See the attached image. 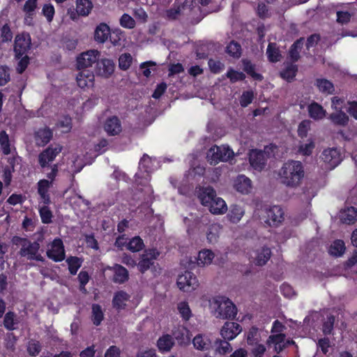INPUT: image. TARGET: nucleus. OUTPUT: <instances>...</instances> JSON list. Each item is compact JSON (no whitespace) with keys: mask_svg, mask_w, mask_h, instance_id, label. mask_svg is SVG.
<instances>
[{"mask_svg":"<svg viewBox=\"0 0 357 357\" xmlns=\"http://www.w3.org/2000/svg\"><path fill=\"white\" fill-rule=\"evenodd\" d=\"M305 175L304 167L301 162L289 160L285 162L280 172L282 183L291 188L298 186Z\"/></svg>","mask_w":357,"mask_h":357,"instance_id":"1","label":"nucleus"},{"mask_svg":"<svg viewBox=\"0 0 357 357\" xmlns=\"http://www.w3.org/2000/svg\"><path fill=\"white\" fill-rule=\"evenodd\" d=\"M41 241L42 238L33 242L30 241L26 238L15 237L14 239L15 243L17 244V242L22 243V247L19 251L21 257H26L28 260L44 262L45 258L39 252L40 248V241Z\"/></svg>","mask_w":357,"mask_h":357,"instance_id":"2","label":"nucleus"},{"mask_svg":"<svg viewBox=\"0 0 357 357\" xmlns=\"http://www.w3.org/2000/svg\"><path fill=\"white\" fill-rule=\"evenodd\" d=\"M216 317L222 319H234L237 314V307L227 297L217 296L213 299Z\"/></svg>","mask_w":357,"mask_h":357,"instance_id":"3","label":"nucleus"},{"mask_svg":"<svg viewBox=\"0 0 357 357\" xmlns=\"http://www.w3.org/2000/svg\"><path fill=\"white\" fill-rule=\"evenodd\" d=\"M263 218L268 226L278 227L284 220V213L280 206L274 205L266 208Z\"/></svg>","mask_w":357,"mask_h":357,"instance_id":"4","label":"nucleus"},{"mask_svg":"<svg viewBox=\"0 0 357 357\" xmlns=\"http://www.w3.org/2000/svg\"><path fill=\"white\" fill-rule=\"evenodd\" d=\"M234 153L232 149L229 146H212L208 153V157L210 158L211 164L216 165L219 162H226L232 158Z\"/></svg>","mask_w":357,"mask_h":357,"instance_id":"5","label":"nucleus"},{"mask_svg":"<svg viewBox=\"0 0 357 357\" xmlns=\"http://www.w3.org/2000/svg\"><path fill=\"white\" fill-rule=\"evenodd\" d=\"M75 3L76 8L75 10L71 8L67 10L70 19L74 22L77 21L80 16H88L93 7L91 0H76Z\"/></svg>","mask_w":357,"mask_h":357,"instance_id":"6","label":"nucleus"},{"mask_svg":"<svg viewBox=\"0 0 357 357\" xmlns=\"http://www.w3.org/2000/svg\"><path fill=\"white\" fill-rule=\"evenodd\" d=\"M31 37L29 33L16 35L14 43L15 56L17 59L27 54L31 48Z\"/></svg>","mask_w":357,"mask_h":357,"instance_id":"7","label":"nucleus"},{"mask_svg":"<svg viewBox=\"0 0 357 357\" xmlns=\"http://www.w3.org/2000/svg\"><path fill=\"white\" fill-rule=\"evenodd\" d=\"M178 287L186 292H190L198 287V280L193 273L185 271L177 278Z\"/></svg>","mask_w":357,"mask_h":357,"instance_id":"8","label":"nucleus"},{"mask_svg":"<svg viewBox=\"0 0 357 357\" xmlns=\"http://www.w3.org/2000/svg\"><path fill=\"white\" fill-rule=\"evenodd\" d=\"M100 56V52L96 50H91L82 52L77 57V68L79 70H86L93 63L97 62Z\"/></svg>","mask_w":357,"mask_h":357,"instance_id":"9","label":"nucleus"},{"mask_svg":"<svg viewBox=\"0 0 357 357\" xmlns=\"http://www.w3.org/2000/svg\"><path fill=\"white\" fill-rule=\"evenodd\" d=\"M61 151V147L49 146L39 153L38 157V165L42 169L49 167L50 163L54 160Z\"/></svg>","mask_w":357,"mask_h":357,"instance_id":"10","label":"nucleus"},{"mask_svg":"<svg viewBox=\"0 0 357 357\" xmlns=\"http://www.w3.org/2000/svg\"><path fill=\"white\" fill-rule=\"evenodd\" d=\"M47 257L55 262H61L66 258V251L63 241L60 238L53 240L51 249L46 252Z\"/></svg>","mask_w":357,"mask_h":357,"instance_id":"11","label":"nucleus"},{"mask_svg":"<svg viewBox=\"0 0 357 357\" xmlns=\"http://www.w3.org/2000/svg\"><path fill=\"white\" fill-rule=\"evenodd\" d=\"M115 64L114 61L109 59H98L96 65V73L97 75L108 78L114 73Z\"/></svg>","mask_w":357,"mask_h":357,"instance_id":"12","label":"nucleus"},{"mask_svg":"<svg viewBox=\"0 0 357 357\" xmlns=\"http://www.w3.org/2000/svg\"><path fill=\"white\" fill-rule=\"evenodd\" d=\"M242 331L241 326L236 322L226 321L222 326L220 334L224 340H234Z\"/></svg>","mask_w":357,"mask_h":357,"instance_id":"13","label":"nucleus"},{"mask_svg":"<svg viewBox=\"0 0 357 357\" xmlns=\"http://www.w3.org/2000/svg\"><path fill=\"white\" fill-rule=\"evenodd\" d=\"M250 165L256 170H262L266 165V158L264 151L253 149L249 154Z\"/></svg>","mask_w":357,"mask_h":357,"instance_id":"14","label":"nucleus"},{"mask_svg":"<svg viewBox=\"0 0 357 357\" xmlns=\"http://www.w3.org/2000/svg\"><path fill=\"white\" fill-rule=\"evenodd\" d=\"M321 158L325 163L328 164L331 168H334L340 164L341 154L337 149L329 148L322 152Z\"/></svg>","mask_w":357,"mask_h":357,"instance_id":"15","label":"nucleus"},{"mask_svg":"<svg viewBox=\"0 0 357 357\" xmlns=\"http://www.w3.org/2000/svg\"><path fill=\"white\" fill-rule=\"evenodd\" d=\"M76 81L81 89L92 87L95 81L94 74L90 70H80L76 77Z\"/></svg>","mask_w":357,"mask_h":357,"instance_id":"16","label":"nucleus"},{"mask_svg":"<svg viewBox=\"0 0 357 357\" xmlns=\"http://www.w3.org/2000/svg\"><path fill=\"white\" fill-rule=\"evenodd\" d=\"M234 188L241 194L248 195L252 188V181L245 175L240 174L234 180Z\"/></svg>","mask_w":357,"mask_h":357,"instance_id":"17","label":"nucleus"},{"mask_svg":"<svg viewBox=\"0 0 357 357\" xmlns=\"http://www.w3.org/2000/svg\"><path fill=\"white\" fill-rule=\"evenodd\" d=\"M104 130L109 136L119 135L122 130L120 119L116 116L107 118L104 123Z\"/></svg>","mask_w":357,"mask_h":357,"instance_id":"18","label":"nucleus"},{"mask_svg":"<svg viewBox=\"0 0 357 357\" xmlns=\"http://www.w3.org/2000/svg\"><path fill=\"white\" fill-rule=\"evenodd\" d=\"M52 130L47 126L39 128L35 132V140L36 144L39 146H44L47 144L52 139Z\"/></svg>","mask_w":357,"mask_h":357,"instance_id":"19","label":"nucleus"},{"mask_svg":"<svg viewBox=\"0 0 357 357\" xmlns=\"http://www.w3.org/2000/svg\"><path fill=\"white\" fill-rule=\"evenodd\" d=\"M114 273L113 282L117 284H123L129 280L128 271L122 265L115 264L112 268Z\"/></svg>","mask_w":357,"mask_h":357,"instance_id":"20","label":"nucleus"},{"mask_svg":"<svg viewBox=\"0 0 357 357\" xmlns=\"http://www.w3.org/2000/svg\"><path fill=\"white\" fill-rule=\"evenodd\" d=\"M110 35V28L105 22L100 23L94 31V40L98 43H104Z\"/></svg>","mask_w":357,"mask_h":357,"instance_id":"21","label":"nucleus"},{"mask_svg":"<svg viewBox=\"0 0 357 357\" xmlns=\"http://www.w3.org/2000/svg\"><path fill=\"white\" fill-rule=\"evenodd\" d=\"M308 114L314 120H321L326 116V111L318 102L313 101L307 107Z\"/></svg>","mask_w":357,"mask_h":357,"instance_id":"22","label":"nucleus"},{"mask_svg":"<svg viewBox=\"0 0 357 357\" xmlns=\"http://www.w3.org/2000/svg\"><path fill=\"white\" fill-rule=\"evenodd\" d=\"M314 85L319 92L326 95H331L335 93V86L333 82L325 78H317Z\"/></svg>","mask_w":357,"mask_h":357,"instance_id":"23","label":"nucleus"},{"mask_svg":"<svg viewBox=\"0 0 357 357\" xmlns=\"http://www.w3.org/2000/svg\"><path fill=\"white\" fill-rule=\"evenodd\" d=\"M304 44V38L301 37L297 39L290 47L289 50V57L292 63H296L300 59V52Z\"/></svg>","mask_w":357,"mask_h":357,"instance_id":"24","label":"nucleus"},{"mask_svg":"<svg viewBox=\"0 0 357 357\" xmlns=\"http://www.w3.org/2000/svg\"><path fill=\"white\" fill-rule=\"evenodd\" d=\"M174 345V339L169 334L162 335L157 341L158 349L161 353L169 351Z\"/></svg>","mask_w":357,"mask_h":357,"instance_id":"25","label":"nucleus"},{"mask_svg":"<svg viewBox=\"0 0 357 357\" xmlns=\"http://www.w3.org/2000/svg\"><path fill=\"white\" fill-rule=\"evenodd\" d=\"M266 56L271 63H277L282 59V54L275 43H270L266 49Z\"/></svg>","mask_w":357,"mask_h":357,"instance_id":"26","label":"nucleus"},{"mask_svg":"<svg viewBox=\"0 0 357 357\" xmlns=\"http://www.w3.org/2000/svg\"><path fill=\"white\" fill-rule=\"evenodd\" d=\"M243 70L253 79L261 82L264 79V76L255 72L256 66L248 59H243Z\"/></svg>","mask_w":357,"mask_h":357,"instance_id":"27","label":"nucleus"},{"mask_svg":"<svg viewBox=\"0 0 357 357\" xmlns=\"http://www.w3.org/2000/svg\"><path fill=\"white\" fill-rule=\"evenodd\" d=\"M271 250L269 248L264 246L261 248L257 250L255 264L257 266H264L271 257Z\"/></svg>","mask_w":357,"mask_h":357,"instance_id":"28","label":"nucleus"},{"mask_svg":"<svg viewBox=\"0 0 357 357\" xmlns=\"http://www.w3.org/2000/svg\"><path fill=\"white\" fill-rule=\"evenodd\" d=\"M243 215L244 211L241 206L237 204H232L230 206L227 218L231 222L237 223L241 220Z\"/></svg>","mask_w":357,"mask_h":357,"instance_id":"29","label":"nucleus"},{"mask_svg":"<svg viewBox=\"0 0 357 357\" xmlns=\"http://www.w3.org/2000/svg\"><path fill=\"white\" fill-rule=\"evenodd\" d=\"M66 262L70 274L75 275L82 265L83 259L77 256H70L66 259Z\"/></svg>","mask_w":357,"mask_h":357,"instance_id":"30","label":"nucleus"},{"mask_svg":"<svg viewBox=\"0 0 357 357\" xmlns=\"http://www.w3.org/2000/svg\"><path fill=\"white\" fill-rule=\"evenodd\" d=\"M19 321L14 312L8 311L6 313L3 318V326L8 331H14L17 328V326Z\"/></svg>","mask_w":357,"mask_h":357,"instance_id":"31","label":"nucleus"},{"mask_svg":"<svg viewBox=\"0 0 357 357\" xmlns=\"http://www.w3.org/2000/svg\"><path fill=\"white\" fill-rule=\"evenodd\" d=\"M329 119L336 126H345L349 123V116L342 109L330 114Z\"/></svg>","mask_w":357,"mask_h":357,"instance_id":"32","label":"nucleus"},{"mask_svg":"<svg viewBox=\"0 0 357 357\" xmlns=\"http://www.w3.org/2000/svg\"><path fill=\"white\" fill-rule=\"evenodd\" d=\"M297 72L298 66L294 63H290L280 73V75L287 82H291L296 77Z\"/></svg>","mask_w":357,"mask_h":357,"instance_id":"33","label":"nucleus"},{"mask_svg":"<svg viewBox=\"0 0 357 357\" xmlns=\"http://www.w3.org/2000/svg\"><path fill=\"white\" fill-rule=\"evenodd\" d=\"M217 197L215 190L210 186L205 188L200 194L202 204L208 206Z\"/></svg>","mask_w":357,"mask_h":357,"instance_id":"34","label":"nucleus"},{"mask_svg":"<svg viewBox=\"0 0 357 357\" xmlns=\"http://www.w3.org/2000/svg\"><path fill=\"white\" fill-rule=\"evenodd\" d=\"M208 206L213 214H223L227 210L225 202L220 197H216Z\"/></svg>","mask_w":357,"mask_h":357,"instance_id":"35","label":"nucleus"},{"mask_svg":"<svg viewBox=\"0 0 357 357\" xmlns=\"http://www.w3.org/2000/svg\"><path fill=\"white\" fill-rule=\"evenodd\" d=\"M345 245L342 240L337 239L333 242L328 249V253L333 257H340L345 251Z\"/></svg>","mask_w":357,"mask_h":357,"instance_id":"36","label":"nucleus"},{"mask_svg":"<svg viewBox=\"0 0 357 357\" xmlns=\"http://www.w3.org/2000/svg\"><path fill=\"white\" fill-rule=\"evenodd\" d=\"M91 321L96 326L101 324L104 319V313L99 304L93 303L91 306Z\"/></svg>","mask_w":357,"mask_h":357,"instance_id":"37","label":"nucleus"},{"mask_svg":"<svg viewBox=\"0 0 357 357\" xmlns=\"http://www.w3.org/2000/svg\"><path fill=\"white\" fill-rule=\"evenodd\" d=\"M357 218V209L353 206L342 212L341 220L348 225L354 224Z\"/></svg>","mask_w":357,"mask_h":357,"instance_id":"38","label":"nucleus"},{"mask_svg":"<svg viewBox=\"0 0 357 357\" xmlns=\"http://www.w3.org/2000/svg\"><path fill=\"white\" fill-rule=\"evenodd\" d=\"M285 338L286 335L284 333H279L269 336V339L271 342L275 344V349L278 353H280L286 347Z\"/></svg>","mask_w":357,"mask_h":357,"instance_id":"39","label":"nucleus"},{"mask_svg":"<svg viewBox=\"0 0 357 357\" xmlns=\"http://www.w3.org/2000/svg\"><path fill=\"white\" fill-rule=\"evenodd\" d=\"M214 258V253L210 250H203L199 251L197 257L198 265H208L210 264Z\"/></svg>","mask_w":357,"mask_h":357,"instance_id":"40","label":"nucleus"},{"mask_svg":"<svg viewBox=\"0 0 357 357\" xmlns=\"http://www.w3.org/2000/svg\"><path fill=\"white\" fill-rule=\"evenodd\" d=\"M261 335L259 329L256 326H252L247 333V343L248 345L254 346L259 342Z\"/></svg>","mask_w":357,"mask_h":357,"instance_id":"41","label":"nucleus"},{"mask_svg":"<svg viewBox=\"0 0 357 357\" xmlns=\"http://www.w3.org/2000/svg\"><path fill=\"white\" fill-rule=\"evenodd\" d=\"M144 247L143 240L139 236H135L129 240L127 249L132 252L142 250Z\"/></svg>","mask_w":357,"mask_h":357,"instance_id":"42","label":"nucleus"},{"mask_svg":"<svg viewBox=\"0 0 357 357\" xmlns=\"http://www.w3.org/2000/svg\"><path fill=\"white\" fill-rule=\"evenodd\" d=\"M227 53L235 59H238L241 56V46L234 40L231 41L227 46Z\"/></svg>","mask_w":357,"mask_h":357,"instance_id":"43","label":"nucleus"},{"mask_svg":"<svg viewBox=\"0 0 357 357\" xmlns=\"http://www.w3.org/2000/svg\"><path fill=\"white\" fill-rule=\"evenodd\" d=\"M42 346L39 341L36 340H30L27 344V353L31 356H36L41 351Z\"/></svg>","mask_w":357,"mask_h":357,"instance_id":"44","label":"nucleus"},{"mask_svg":"<svg viewBox=\"0 0 357 357\" xmlns=\"http://www.w3.org/2000/svg\"><path fill=\"white\" fill-rule=\"evenodd\" d=\"M39 215L40 216L41 222L43 224H50L52 222L53 214L47 206H43L38 209Z\"/></svg>","mask_w":357,"mask_h":357,"instance_id":"45","label":"nucleus"},{"mask_svg":"<svg viewBox=\"0 0 357 357\" xmlns=\"http://www.w3.org/2000/svg\"><path fill=\"white\" fill-rule=\"evenodd\" d=\"M0 145L2 152L4 155H8L10 153V144L9 142L8 135L6 131L0 132Z\"/></svg>","mask_w":357,"mask_h":357,"instance_id":"46","label":"nucleus"},{"mask_svg":"<svg viewBox=\"0 0 357 357\" xmlns=\"http://www.w3.org/2000/svg\"><path fill=\"white\" fill-rule=\"evenodd\" d=\"M128 299V294L125 291H121L115 294L113 298V305L114 307L122 309L125 305L124 301Z\"/></svg>","mask_w":357,"mask_h":357,"instance_id":"47","label":"nucleus"},{"mask_svg":"<svg viewBox=\"0 0 357 357\" xmlns=\"http://www.w3.org/2000/svg\"><path fill=\"white\" fill-rule=\"evenodd\" d=\"M177 308L183 320L188 321L190 319L192 316V312L189 307V305L187 302H180L178 304Z\"/></svg>","mask_w":357,"mask_h":357,"instance_id":"48","label":"nucleus"},{"mask_svg":"<svg viewBox=\"0 0 357 357\" xmlns=\"http://www.w3.org/2000/svg\"><path fill=\"white\" fill-rule=\"evenodd\" d=\"M37 1L38 0H27L25 2L23 7V11L26 14L25 20H27L28 18H30L31 21L32 20L33 12L37 8Z\"/></svg>","mask_w":357,"mask_h":357,"instance_id":"49","label":"nucleus"},{"mask_svg":"<svg viewBox=\"0 0 357 357\" xmlns=\"http://www.w3.org/2000/svg\"><path fill=\"white\" fill-rule=\"evenodd\" d=\"M120 25L125 29H132L135 27L136 22L133 17L127 13L122 15L119 20Z\"/></svg>","mask_w":357,"mask_h":357,"instance_id":"50","label":"nucleus"},{"mask_svg":"<svg viewBox=\"0 0 357 357\" xmlns=\"http://www.w3.org/2000/svg\"><path fill=\"white\" fill-rule=\"evenodd\" d=\"M132 62V57L129 53L122 54L119 59V67L123 70H128Z\"/></svg>","mask_w":357,"mask_h":357,"instance_id":"51","label":"nucleus"},{"mask_svg":"<svg viewBox=\"0 0 357 357\" xmlns=\"http://www.w3.org/2000/svg\"><path fill=\"white\" fill-rule=\"evenodd\" d=\"M226 340H218L215 342V344H217L215 353H218L220 355H225L231 351V344Z\"/></svg>","mask_w":357,"mask_h":357,"instance_id":"52","label":"nucleus"},{"mask_svg":"<svg viewBox=\"0 0 357 357\" xmlns=\"http://www.w3.org/2000/svg\"><path fill=\"white\" fill-rule=\"evenodd\" d=\"M226 76L231 83L243 81L245 79V75L243 72L235 70L233 68H229L227 70Z\"/></svg>","mask_w":357,"mask_h":357,"instance_id":"53","label":"nucleus"},{"mask_svg":"<svg viewBox=\"0 0 357 357\" xmlns=\"http://www.w3.org/2000/svg\"><path fill=\"white\" fill-rule=\"evenodd\" d=\"M153 261H151V259H148V257L142 255L140 261L136 266H137V268L140 273H144L153 265Z\"/></svg>","mask_w":357,"mask_h":357,"instance_id":"54","label":"nucleus"},{"mask_svg":"<svg viewBox=\"0 0 357 357\" xmlns=\"http://www.w3.org/2000/svg\"><path fill=\"white\" fill-rule=\"evenodd\" d=\"M210 71L213 74L220 73L225 68V65L218 60L209 59L208 61Z\"/></svg>","mask_w":357,"mask_h":357,"instance_id":"55","label":"nucleus"},{"mask_svg":"<svg viewBox=\"0 0 357 357\" xmlns=\"http://www.w3.org/2000/svg\"><path fill=\"white\" fill-rule=\"evenodd\" d=\"M42 14L45 17L48 22H51L55 14V9L52 3L44 4L42 8Z\"/></svg>","mask_w":357,"mask_h":357,"instance_id":"56","label":"nucleus"},{"mask_svg":"<svg viewBox=\"0 0 357 357\" xmlns=\"http://www.w3.org/2000/svg\"><path fill=\"white\" fill-rule=\"evenodd\" d=\"M254 98V93L252 91H243L240 97V105L243 107H248L252 103Z\"/></svg>","mask_w":357,"mask_h":357,"instance_id":"57","label":"nucleus"},{"mask_svg":"<svg viewBox=\"0 0 357 357\" xmlns=\"http://www.w3.org/2000/svg\"><path fill=\"white\" fill-rule=\"evenodd\" d=\"M335 317L330 315L327 317V319L324 322L322 331L324 335H331L334 328Z\"/></svg>","mask_w":357,"mask_h":357,"instance_id":"58","label":"nucleus"},{"mask_svg":"<svg viewBox=\"0 0 357 357\" xmlns=\"http://www.w3.org/2000/svg\"><path fill=\"white\" fill-rule=\"evenodd\" d=\"M0 31V36L3 43L11 41L13 38V33L8 23L3 25Z\"/></svg>","mask_w":357,"mask_h":357,"instance_id":"59","label":"nucleus"},{"mask_svg":"<svg viewBox=\"0 0 357 357\" xmlns=\"http://www.w3.org/2000/svg\"><path fill=\"white\" fill-rule=\"evenodd\" d=\"M10 69L6 66H0V86H5L10 80Z\"/></svg>","mask_w":357,"mask_h":357,"instance_id":"60","label":"nucleus"},{"mask_svg":"<svg viewBox=\"0 0 357 357\" xmlns=\"http://www.w3.org/2000/svg\"><path fill=\"white\" fill-rule=\"evenodd\" d=\"M56 125L59 128H64V132H68L72 128V119L68 115L63 116Z\"/></svg>","mask_w":357,"mask_h":357,"instance_id":"61","label":"nucleus"},{"mask_svg":"<svg viewBox=\"0 0 357 357\" xmlns=\"http://www.w3.org/2000/svg\"><path fill=\"white\" fill-rule=\"evenodd\" d=\"M77 280L79 282V289L81 291H86L85 286L89 282L90 275L86 271L82 270L77 276Z\"/></svg>","mask_w":357,"mask_h":357,"instance_id":"62","label":"nucleus"},{"mask_svg":"<svg viewBox=\"0 0 357 357\" xmlns=\"http://www.w3.org/2000/svg\"><path fill=\"white\" fill-rule=\"evenodd\" d=\"M314 149V143L310 140L308 143L301 144L299 146L298 151L303 155H310Z\"/></svg>","mask_w":357,"mask_h":357,"instance_id":"63","label":"nucleus"},{"mask_svg":"<svg viewBox=\"0 0 357 357\" xmlns=\"http://www.w3.org/2000/svg\"><path fill=\"white\" fill-rule=\"evenodd\" d=\"M151 158L149 156L144 153L139 162V168L144 172L149 173L151 169Z\"/></svg>","mask_w":357,"mask_h":357,"instance_id":"64","label":"nucleus"}]
</instances>
